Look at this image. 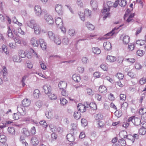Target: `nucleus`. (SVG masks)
I'll return each mask as SVG.
<instances>
[{"instance_id":"nucleus-44","label":"nucleus","mask_w":146,"mask_h":146,"mask_svg":"<svg viewBox=\"0 0 146 146\" xmlns=\"http://www.w3.org/2000/svg\"><path fill=\"white\" fill-rule=\"evenodd\" d=\"M110 6H109L108 4L104 5V7L103 8V9L102 11V13H105L110 10Z\"/></svg>"},{"instance_id":"nucleus-52","label":"nucleus","mask_w":146,"mask_h":146,"mask_svg":"<svg viewBox=\"0 0 146 146\" xmlns=\"http://www.w3.org/2000/svg\"><path fill=\"white\" fill-rule=\"evenodd\" d=\"M115 76L119 80H122L123 79L124 76L122 74L119 73H117L116 74Z\"/></svg>"},{"instance_id":"nucleus-46","label":"nucleus","mask_w":146,"mask_h":146,"mask_svg":"<svg viewBox=\"0 0 146 146\" xmlns=\"http://www.w3.org/2000/svg\"><path fill=\"white\" fill-rule=\"evenodd\" d=\"M8 130L9 133L11 134H15V130L14 127H9Z\"/></svg>"},{"instance_id":"nucleus-62","label":"nucleus","mask_w":146,"mask_h":146,"mask_svg":"<svg viewBox=\"0 0 146 146\" xmlns=\"http://www.w3.org/2000/svg\"><path fill=\"white\" fill-rule=\"evenodd\" d=\"M31 50L30 52H28L26 54V57L29 59H30L32 58L33 54Z\"/></svg>"},{"instance_id":"nucleus-31","label":"nucleus","mask_w":146,"mask_h":146,"mask_svg":"<svg viewBox=\"0 0 146 146\" xmlns=\"http://www.w3.org/2000/svg\"><path fill=\"white\" fill-rule=\"evenodd\" d=\"M7 141V138L6 136L0 133V142L2 143H5Z\"/></svg>"},{"instance_id":"nucleus-27","label":"nucleus","mask_w":146,"mask_h":146,"mask_svg":"<svg viewBox=\"0 0 146 146\" xmlns=\"http://www.w3.org/2000/svg\"><path fill=\"white\" fill-rule=\"evenodd\" d=\"M67 139L70 142H73L74 140V136L71 134H68L66 135Z\"/></svg>"},{"instance_id":"nucleus-63","label":"nucleus","mask_w":146,"mask_h":146,"mask_svg":"<svg viewBox=\"0 0 146 146\" xmlns=\"http://www.w3.org/2000/svg\"><path fill=\"white\" fill-rule=\"evenodd\" d=\"M127 75L131 78H135L136 76L134 73L132 71L128 72Z\"/></svg>"},{"instance_id":"nucleus-23","label":"nucleus","mask_w":146,"mask_h":146,"mask_svg":"<svg viewBox=\"0 0 146 146\" xmlns=\"http://www.w3.org/2000/svg\"><path fill=\"white\" fill-rule=\"evenodd\" d=\"M120 135L123 134H124V136L123 137L124 138H127V139H129V140H131L132 139V141L133 139V135H126L125 134L126 133V132L125 131H123V132H121L120 133Z\"/></svg>"},{"instance_id":"nucleus-22","label":"nucleus","mask_w":146,"mask_h":146,"mask_svg":"<svg viewBox=\"0 0 146 146\" xmlns=\"http://www.w3.org/2000/svg\"><path fill=\"white\" fill-rule=\"evenodd\" d=\"M55 22L56 25L59 27L62 26L63 24L62 19L59 17H57L56 19Z\"/></svg>"},{"instance_id":"nucleus-35","label":"nucleus","mask_w":146,"mask_h":146,"mask_svg":"<svg viewBox=\"0 0 146 146\" xmlns=\"http://www.w3.org/2000/svg\"><path fill=\"white\" fill-rule=\"evenodd\" d=\"M99 90L102 93H106L107 92V88L105 86H101L99 87Z\"/></svg>"},{"instance_id":"nucleus-5","label":"nucleus","mask_w":146,"mask_h":146,"mask_svg":"<svg viewBox=\"0 0 146 146\" xmlns=\"http://www.w3.org/2000/svg\"><path fill=\"white\" fill-rule=\"evenodd\" d=\"M55 10L59 15H62L63 13V8L61 5L57 4L55 6Z\"/></svg>"},{"instance_id":"nucleus-6","label":"nucleus","mask_w":146,"mask_h":146,"mask_svg":"<svg viewBox=\"0 0 146 146\" xmlns=\"http://www.w3.org/2000/svg\"><path fill=\"white\" fill-rule=\"evenodd\" d=\"M77 109L78 111H81V112H85L86 111V108H88L87 106H85L81 104H79L77 106Z\"/></svg>"},{"instance_id":"nucleus-29","label":"nucleus","mask_w":146,"mask_h":146,"mask_svg":"<svg viewBox=\"0 0 146 146\" xmlns=\"http://www.w3.org/2000/svg\"><path fill=\"white\" fill-rule=\"evenodd\" d=\"M47 94L51 100H55L57 98L56 96L54 94L52 93L51 92Z\"/></svg>"},{"instance_id":"nucleus-16","label":"nucleus","mask_w":146,"mask_h":146,"mask_svg":"<svg viewBox=\"0 0 146 146\" xmlns=\"http://www.w3.org/2000/svg\"><path fill=\"white\" fill-rule=\"evenodd\" d=\"M58 86L60 89H65L67 86L66 83L65 81H61L59 83Z\"/></svg>"},{"instance_id":"nucleus-26","label":"nucleus","mask_w":146,"mask_h":146,"mask_svg":"<svg viewBox=\"0 0 146 146\" xmlns=\"http://www.w3.org/2000/svg\"><path fill=\"white\" fill-rule=\"evenodd\" d=\"M116 29V28H114L113 29H112L111 31L105 35V36H106V37H104V39H108L110 38V36L112 35L113 34L115 33V32H114V31Z\"/></svg>"},{"instance_id":"nucleus-48","label":"nucleus","mask_w":146,"mask_h":146,"mask_svg":"<svg viewBox=\"0 0 146 146\" xmlns=\"http://www.w3.org/2000/svg\"><path fill=\"white\" fill-rule=\"evenodd\" d=\"M60 104L62 106H64L65 105L67 102V101L64 98H60Z\"/></svg>"},{"instance_id":"nucleus-47","label":"nucleus","mask_w":146,"mask_h":146,"mask_svg":"<svg viewBox=\"0 0 146 146\" xmlns=\"http://www.w3.org/2000/svg\"><path fill=\"white\" fill-rule=\"evenodd\" d=\"M103 116L100 113L96 114L94 116V118L95 119L97 120H101L103 119Z\"/></svg>"},{"instance_id":"nucleus-45","label":"nucleus","mask_w":146,"mask_h":146,"mask_svg":"<svg viewBox=\"0 0 146 146\" xmlns=\"http://www.w3.org/2000/svg\"><path fill=\"white\" fill-rule=\"evenodd\" d=\"M49 127L50 131L54 133L56 132V127L54 125L52 124H50Z\"/></svg>"},{"instance_id":"nucleus-59","label":"nucleus","mask_w":146,"mask_h":146,"mask_svg":"<svg viewBox=\"0 0 146 146\" xmlns=\"http://www.w3.org/2000/svg\"><path fill=\"white\" fill-rule=\"evenodd\" d=\"M128 106V104L126 102H125L123 103L121 106V108L123 110H125L127 109Z\"/></svg>"},{"instance_id":"nucleus-38","label":"nucleus","mask_w":146,"mask_h":146,"mask_svg":"<svg viewBox=\"0 0 146 146\" xmlns=\"http://www.w3.org/2000/svg\"><path fill=\"white\" fill-rule=\"evenodd\" d=\"M86 26L88 29L90 30H93L94 29V25L89 22L86 23Z\"/></svg>"},{"instance_id":"nucleus-15","label":"nucleus","mask_w":146,"mask_h":146,"mask_svg":"<svg viewBox=\"0 0 146 146\" xmlns=\"http://www.w3.org/2000/svg\"><path fill=\"white\" fill-rule=\"evenodd\" d=\"M37 24L36 23L34 20H31L27 23V26L33 29Z\"/></svg>"},{"instance_id":"nucleus-33","label":"nucleus","mask_w":146,"mask_h":146,"mask_svg":"<svg viewBox=\"0 0 146 146\" xmlns=\"http://www.w3.org/2000/svg\"><path fill=\"white\" fill-rule=\"evenodd\" d=\"M135 44L134 43H132L128 44V49L129 51L133 50L135 47Z\"/></svg>"},{"instance_id":"nucleus-42","label":"nucleus","mask_w":146,"mask_h":146,"mask_svg":"<svg viewBox=\"0 0 146 146\" xmlns=\"http://www.w3.org/2000/svg\"><path fill=\"white\" fill-rule=\"evenodd\" d=\"M19 54L20 58H25L26 57V54L23 50H20L19 52Z\"/></svg>"},{"instance_id":"nucleus-11","label":"nucleus","mask_w":146,"mask_h":146,"mask_svg":"<svg viewBox=\"0 0 146 146\" xmlns=\"http://www.w3.org/2000/svg\"><path fill=\"white\" fill-rule=\"evenodd\" d=\"M33 29H34V33L36 35L40 34L41 32V29L38 24L35 26Z\"/></svg>"},{"instance_id":"nucleus-30","label":"nucleus","mask_w":146,"mask_h":146,"mask_svg":"<svg viewBox=\"0 0 146 146\" xmlns=\"http://www.w3.org/2000/svg\"><path fill=\"white\" fill-rule=\"evenodd\" d=\"M48 36L49 38L52 40H53L55 37V34L51 31L48 32Z\"/></svg>"},{"instance_id":"nucleus-2","label":"nucleus","mask_w":146,"mask_h":146,"mask_svg":"<svg viewBox=\"0 0 146 146\" xmlns=\"http://www.w3.org/2000/svg\"><path fill=\"white\" fill-rule=\"evenodd\" d=\"M129 121H131V123H133L135 126L139 125L141 123V119L138 117H135L134 116L131 117L129 118Z\"/></svg>"},{"instance_id":"nucleus-19","label":"nucleus","mask_w":146,"mask_h":146,"mask_svg":"<svg viewBox=\"0 0 146 146\" xmlns=\"http://www.w3.org/2000/svg\"><path fill=\"white\" fill-rule=\"evenodd\" d=\"M22 105L25 107L29 106L31 104V101L27 99H24L22 102Z\"/></svg>"},{"instance_id":"nucleus-7","label":"nucleus","mask_w":146,"mask_h":146,"mask_svg":"<svg viewBox=\"0 0 146 146\" xmlns=\"http://www.w3.org/2000/svg\"><path fill=\"white\" fill-rule=\"evenodd\" d=\"M43 88L44 90V92L46 94H47L51 91V87L49 85L46 84L44 85Z\"/></svg>"},{"instance_id":"nucleus-58","label":"nucleus","mask_w":146,"mask_h":146,"mask_svg":"<svg viewBox=\"0 0 146 146\" xmlns=\"http://www.w3.org/2000/svg\"><path fill=\"white\" fill-rule=\"evenodd\" d=\"M119 145L121 146H125L126 145L125 141L123 140L119 139L118 141Z\"/></svg>"},{"instance_id":"nucleus-17","label":"nucleus","mask_w":146,"mask_h":146,"mask_svg":"<svg viewBox=\"0 0 146 146\" xmlns=\"http://www.w3.org/2000/svg\"><path fill=\"white\" fill-rule=\"evenodd\" d=\"M22 133L25 137H27L30 135V133L28 129L27 128H23L22 131Z\"/></svg>"},{"instance_id":"nucleus-60","label":"nucleus","mask_w":146,"mask_h":146,"mask_svg":"<svg viewBox=\"0 0 146 146\" xmlns=\"http://www.w3.org/2000/svg\"><path fill=\"white\" fill-rule=\"evenodd\" d=\"M120 100L123 101H124L126 99V95L124 94H121L119 96Z\"/></svg>"},{"instance_id":"nucleus-40","label":"nucleus","mask_w":146,"mask_h":146,"mask_svg":"<svg viewBox=\"0 0 146 146\" xmlns=\"http://www.w3.org/2000/svg\"><path fill=\"white\" fill-rule=\"evenodd\" d=\"M129 118L126 121L124 122L123 123L122 126L125 128H128L129 125L131 123V121H129Z\"/></svg>"},{"instance_id":"nucleus-36","label":"nucleus","mask_w":146,"mask_h":146,"mask_svg":"<svg viewBox=\"0 0 146 146\" xmlns=\"http://www.w3.org/2000/svg\"><path fill=\"white\" fill-rule=\"evenodd\" d=\"M21 117V114L19 112L14 113L13 115V118L15 120L18 119Z\"/></svg>"},{"instance_id":"nucleus-9","label":"nucleus","mask_w":146,"mask_h":146,"mask_svg":"<svg viewBox=\"0 0 146 146\" xmlns=\"http://www.w3.org/2000/svg\"><path fill=\"white\" fill-rule=\"evenodd\" d=\"M35 11L36 15L40 17L41 14V10L40 6L39 5H36L35 7Z\"/></svg>"},{"instance_id":"nucleus-4","label":"nucleus","mask_w":146,"mask_h":146,"mask_svg":"<svg viewBox=\"0 0 146 146\" xmlns=\"http://www.w3.org/2000/svg\"><path fill=\"white\" fill-rule=\"evenodd\" d=\"M120 38L122 39L123 44L127 45L129 42L130 40V37L128 35H122L121 36Z\"/></svg>"},{"instance_id":"nucleus-64","label":"nucleus","mask_w":146,"mask_h":146,"mask_svg":"<svg viewBox=\"0 0 146 146\" xmlns=\"http://www.w3.org/2000/svg\"><path fill=\"white\" fill-rule=\"evenodd\" d=\"M146 113V109L145 108H141L139 111V113L141 115L144 114Z\"/></svg>"},{"instance_id":"nucleus-55","label":"nucleus","mask_w":146,"mask_h":146,"mask_svg":"<svg viewBox=\"0 0 146 146\" xmlns=\"http://www.w3.org/2000/svg\"><path fill=\"white\" fill-rule=\"evenodd\" d=\"M81 122L82 126L84 127L86 126L87 125V121L85 119H82Z\"/></svg>"},{"instance_id":"nucleus-10","label":"nucleus","mask_w":146,"mask_h":146,"mask_svg":"<svg viewBox=\"0 0 146 146\" xmlns=\"http://www.w3.org/2000/svg\"><path fill=\"white\" fill-rule=\"evenodd\" d=\"M54 111L52 109H50L45 113V115L48 118H52L53 116Z\"/></svg>"},{"instance_id":"nucleus-12","label":"nucleus","mask_w":146,"mask_h":146,"mask_svg":"<svg viewBox=\"0 0 146 146\" xmlns=\"http://www.w3.org/2000/svg\"><path fill=\"white\" fill-rule=\"evenodd\" d=\"M103 46L104 49L107 50H110L112 48L111 44L109 42H104L103 44Z\"/></svg>"},{"instance_id":"nucleus-1","label":"nucleus","mask_w":146,"mask_h":146,"mask_svg":"<svg viewBox=\"0 0 146 146\" xmlns=\"http://www.w3.org/2000/svg\"><path fill=\"white\" fill-rule=\"evenodd\" d=\"M7 35L10 38H13V39L15 42V44L16 43L18 44H21V41L20 40L19 38L17 37L14 38L13 37V33L12 32V31L9 27H8V31H7Z\"/></svg>"},{"instance_id":"nucleus-57","label":"nucleus","mask_w":146,"mask_h":146,"mask_svg":"<svg viewBox=\"0 0 146 146\" xmlns=\"http://www.w3.org/2000/svg\"><path fill=\"white\" fill-rule=\"evenodd\" d=\"M40 125L42 126L43 127L46 128L47 126V124L44 120H42L39 122Z\"/></svg>"},{"instance_id":"nucleus-54","label":"nucleus","mask_w":146,"mask_h":146,"mask_svg":"<svg viewBox=\"0 0 146 146\" xmlns=\"http://www.w3.org/2000/svg\"><path fill=\"white\" fill-rule=\"evenodd\" d=\"M27 77V76L25 75L23 76L22 78L21 82L23 87H24L25 85V82Z\"/></svg>"},{"instance_id":"nucleus-43","label":"nucleus","mask_w":146,"mask_h":146,"mask_svg":"<svg viewBox=\"0 0 146 146\" xmlns=\"http://www.w3.org/2000/svg\"><path fill=\"white\" fill-rule=\"evenodd\" d=\"M119 4L121 7H124L126 5L127 1L126 0H119Z\"/></svg>"},{"instance_id":"nucleus-25","label":"nucleus","mask_w":146,"mask_h":146,"mask_svg":"<svg viewBox=\"0 0 146 146\" xmlns=\"http://www.w3.org/2000/svg\"><path fill=\"white\" fill-rule=\"evenodd\" d=\"M86 105L87 106L88 108L90 107L93 109V110H95L96 109V104L94 102H91L90 104L88 102H86Z\"/></svg>"},{"instance_id":"nucleus-37","label":"nucleus","mask_w":146,"mask_h":146,"mask_svg":"<svg viewBox=\"0 0 146 146\" xmlns=\"http://www.w3.org/2000/svg\"><path fill=\"white\" fill-rule=\"evenodd\" d=\"M74 116L75 119H78L80 118L81 114L80 112L76 111L74 113Z\"/></svg>"},{"instance_id":"nucleus-50","label":"nucleus","mask_w":146,"mask_h":146,"mask_svg":"<svg viewBox=\"0 0 146 146\" xmlns=\"http://www.w3.org/2000/svg\"><path fill=\"white\" fill-rule=\"evenodd\" d=\"M78 15L80 19L83 21H84L85 20L84 14L83 12H80L79 13Z\"/></svg>"},{"instance_id":"nucleus-61","label":"nucleus","mask_w":146,"mask_h":146,"mask_svg":"<svg viewBox=\"0 0 146 146\" xmlns=\"http://www.w3.org/2000/svg\"><path fill=\"white\" fill-rule=\"evenodd\" d=\"M100 68L106 71L108 69L107 65L105 64H102L100 66Z\"/></svg>"},{"instance_id":"nucleus-56","label":"nucleus","mask_w":146,"mask_h":146,"mask_svg":"<svg viewBox=\"0 0 146 146\" xmlns=\"http://www.w3.org/2000/svg\"><path fill=\"white\" fill-rule=\"evenodd\" d=\"M2 48L3 51L6 54H9V52L7 50V47L6 45H3L2 46Z\"/></svg>"},{"instance_id":"nucleus-21","label":"nucleus","mask_w":146,"mask_h":146,"mask_svg":"<svg viewBox=\"0 0 146 146\" xmlns=\"http://www.w3.org/2000/svg\"><path fill=\"white\" fill-rule=\"evenodd\" d=\"M90 4L94 10H95L97 9L98 7V4L96 1H91Z\"/></svg>"},{"instance_id":"nucleus-18","label":"nucleus","mask_w":146,"mask_h":146,"mask_svg":"<svg viewBox=\"0 0 146 146\" xmlns=\"http://www.w3.org/2000/svg\"><path fill=\"white\" fill-rule=\"evenodd\" d=\"M72 79L76 82H79L81 80V78L80 76L77 74H75L72 76Z\"/></svg>"},{"instance_id":"nucleus-49","label":"nucleus","mask_w":146,"mask_h":146,"mask_svg":"<svg viewBox=\"0 0 146 146\" xmlns=\"http://www.w3.org/2000/svg\"><path fill=\"white\" fill-rule=\"evenodd\" d=\"M91 11L88 9H85L84 11L85 15L87 17L90 16L91 15Z\"/></svg>"},{"instance_id":"nucleus-34","label":"nucleus","mask_w":146,"mask_h":146,"mask_svg":"<svg viewBox=\"0 0 146 146\" xmlns=\"http://www.w3.org/2000/svg\"><path fill=\"white\" fill-rule=\"evenodd\" d=\"M92 50L93 53L97 54H100L101 52V50L98 47L92 48Z\"/></svg>"},{"instance_id":"nucleus-28","label":"nucleus","mask_w":146,"mask_h":146,"mask_svg":"<svg viewBox=\"0 0 146 146\" xmlns=\"http://www.w3.org/2000/svg\"><path fill=\"white\" fill-rule=\"evenodd\" d=\"M12 59L15 62H21V59L20 57L17 55H14L13 56Z\"/></svg>"},{"instance_id":"nucleus-8","label":"nucleus","mask_w":146,"mask_h":146,"mask_svg":"<svg viewBox=\"0 0 146 146\" xmlns=\"http://www.w3.org/2000/svg\"><path fill=\"white\" fill-rule=\"evenodd\" d=\"M31 142L33 146H36L38 144L39 141L36 137L34 136L32 138Z\"/></svg>"},{"instance_id":"nucleus-13","label":"nucleus","mask_w":146,"mask_h":146,"mask_svg":"<svg viewBox=\"0 0 146 146\" xmlns=\"http://www.w3.org/2000/svg\"><path fill=\"white\" fill-rule=\"evenodd\" d=\"M31 43L34 46H37L39 44L37 39L35 37H33L31 38Z\"/></svg>"},{"instance_id":"nucleus-24","label":"nucleus","mask_w":146,"mask_h":146,"mask_svg":"<svg viewBox=\"0 0 146 146\" xmlns=\"http://www.w3.org/2000/svg\"><path fill=\"white\" fill-rule=\"evenodd\" d=\"M68 34L71 36H73L76 35V32L74 29H70L67 32Z\"/></svg>"},{"instance_id":"nucleus-51","label":"nucleus","mask_w":146,"mask_h":146,"mask_svg":"<svg viewBox=\"0 0 146 146\" xmlns=\"http://www.w3.org/2000/svg\"><path fill=\"white\" fill-rule=\"evenodd\" d=\"M71 126L72 129L71 131H73L74 130H76L77 129V127L76 124L75 123H73L71 124Z\"/></svg>"},{"instance_id":"nucleus-14","label":"nucleus","mask_w":146,"mask_h":146,"mask_svg":"<svg viewBox=\"0 0 146 146\" xmlns=\"http://www.w3.org/2000/svg\"><path fill=\"white\" fill-rule=\"evenodd\" d=\"M106 59L108 62H113L116 60V58L115 56H112L108 55Z\"/></svg>"},{"instance_id":"nucleus-3","label":"nucleus","mask_w":146,"mask_h":146,"mask_svg":"<svg viewBox=\"0 0 146 146\" xmlns=\"http://www.w3.org/2000/svg\"><path fill=\"white\" fill-rule=\"evenodd\" d=\"M45 20L49 25H52L54 22L52 16L48 14H45L44 16Z\"/></svg>"},{"instance_id":"nucleus-39","label":"nucleus","mask_w":146,"mask_h":146,"mask_svg":"<svg viewBox=\"0 0 146 146\" xmlns=\"http://www.w3.org/2000/svg\"><path fill=\"white\" fill-rule=\"evenodd\" d=\"M70 40V39L67 36H65L63 38L62 41L63 44L65 45H68L69 42Z\"/></svg>"},{"instance_id":"nucleus-41","label":"nucleus","mask_w":146,"mask_h":146,"mask_svg":"<svg viewBox=\"0 0 146 146\" xmlns=\"http://www.w3.org/2000/svg\"><path fill=\"white\" fill-rule=\"evenodd\" d=\"M40 91L38 89H35L33 92V96L34 98H37L39 96Z\"/></svg>"},{"instance_id":"nucleus-20","label":"nucleus","mask_w":146,"mask_h":146,"mask_svg":"<svg viewBox=\"0 0 146 146\" xmlns=\"http://www.w3.org/2000/svg\"><path fill=\"white\" fill-rule=\"evenodd\" d=\"M17 110L18 112L20 113L21 114L23 113H24L25 110V107L23 105H19L17 107Z\"/></svg>"},{"instance_id":"nucleus-32","label":"nucleus","mask_w":146,"mask_h":146,"mask_svg":"<svg viewBox=\"0 0 146 146\" xmlns=\"http://www.w3.org/2000/svg\"><path fill=\"white\" fill-rule=\"evenodd\" d=\"M53 41H54L56 44L58 45L60 44L61 42L60 38L58 36H55V38Z\"/></svg>"},{"instance_id":"nucleus-53","label":"nucleus","mask_w":146,"mask_h":146,"mask_svg":"<svg viewBox=\"0 0 146 146\" xmlns=\"http://www.w3.org/2000/svg\"><path fill=\"white\" fill-rule=\"evenodd\" d=\"M82 63L84 64H86L89 62L88 58L86 57H83L82 59Z\"/></svg>"}]
</instances>
